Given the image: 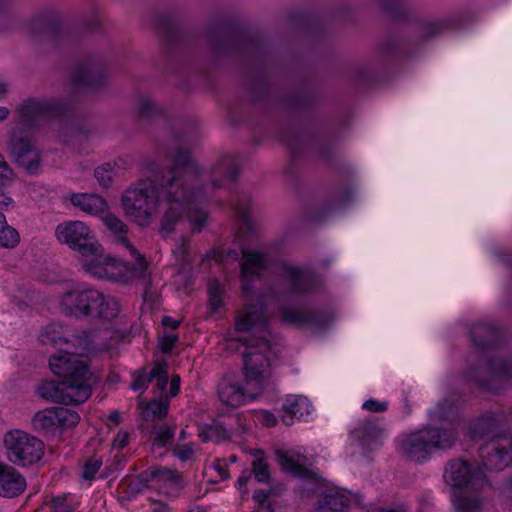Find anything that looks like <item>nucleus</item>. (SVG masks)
<instances>
[{
    "mask_svg": "<svg viewBox=\"0 0 512 512\" xmlns=\"http://www.w3.org/2000/svg\"><path fill=\"white\" fill-rule=\"evenodd\" d=\"M11 202L12 199L0 189V206H8Z\"/></svg>",
    "mask_w": 512,
    "mask_h": 512,
    "instance_id": "obj_54",
    "label": "nucleus"
},
{
    "mask_svg": "<svg viewBox=\"0 0 512 512\" xmlns=\"http://www.w3.org/2000/svg\"><path fill=\"white\" fill-rule=\"evenodd\" d=\"M65 343L67 347L49 359L52 373L61 381L44 382L37 387V393L55 403L81 404L88 400L93 385L98 382L87 354L92 341L89 332L83 331L65 339Z\"/></svg>",
    "mask_w": 512,
    "mask_h": 512,
    "instance_id": "obj_3",
    "label": "nucleus"
},
{
    "mask_svg": "<svg viewBox=\"0 0 512 512\" xmlns=\"http://www.w3.org/2000/svg\"><path fill=\"white\" fill-rule=\"evenodd\" d=\"M7 93V85L0 81V99L3 98Z\"/></svg>",
    "mask_w": 512,
    "mask_h": 512,
    "instance_id": "obj_57",
    "label": "nucleus"
},
{
    "mask_svg": "<svg viewBox=\"0 0 512 512\" xmlns=\"http://www.w3.org/2000/svg\"><path fill=\"white\" fill-rule=\"evenodd\" d=\"M55 237L59 243L76 250L84 257L97 252L99 242L91 228L80 220L65 221L57 225Z\"/></svg>",
    "mask_w": 512,
    "mask_h": 512,
    "instance_id": "obj_10",
    "label": "nucleus"
},
{
    "mask_svg": "<svg viewBox=\"0 0 512 512\" xmlns=\"http://www.w3.org/2000/svg\"><path fill=\"white\" fill-rule=\"evenodd\" d=\"M362 408L370 412L380 413L388 409V403L386 401L370 398L362 404Z\"/></svg>",
    "mask_w": 512,
    "mask_h": 512,
    "instance_id": "obj_39",
    "label": "nucleus"
},
{
    "mask_svg": "<svg viewBox=\"0 0 512 512\" xmlns=\"http://www.w3.org/2000/svg\"><path fill=\"white\" fill-rule=\"evenodd\" d=\"M129 433L126 431H119L115 436L112 446L118 450L123 449L129 442Z\"/></svg>",
    "mask_w": 512,
    "mask_h": 512,
    "instance_id": "obj_43",
    "label": "nucleus"
},
{
    "mask_svg": "<svg viewBox=\"0 0 512 512\" xmlns=\"http://www.w3.org/2000/svg\"><path fill=\"white\" fill-rule=\"evenodd\" d=\"M42 110H43L42 104L34 101V108H33L34 118L36 117V115L40 114L42 112Z\"/></svg>",
    "mask_w": 512,
    "mask_h": 512,
    "instance_id": "obj_56",
    "label": "nucleus"
},
{
    "mask_svg": "<svg viewBox=\"0 0 512 512\" xmlns=\"http://www.w3.org/2000/svg\"><path fill=\"white\" fill-rule=\"evenodd\" d=\"M381 512H405V509L403 507H396V508L382 509Z\"/></svg>",
    "mask_w": 512,
    "mask_h": 512,
    "instance_id": "obj_58",
    "label": "nucleus"
},
{
    "mask_svg": "<svg viewBox=\"0 0 512 512\" xmlns=\"http://www.w3.org/2000/svg\"><path fill=\"white\" fill-rule=\"evenodd\" d=\"M494 337L493 328L485 323H479L472 327L471 338L475 345L485 346L487 342H490Z\"/></svg>",
    "mask_w": 512,
    "mask_h": 512,
    "instance_id": "obj_28",
    "label": "nucleus"
},
{
    "mask_svg": "<svg viewBox=\"0 0 512 512\" xmlns=\"http://www.w3.org/2000/svg\"><path fill=\"white\" fill-rule=\"evenodd\" d=\"M137 264L138 268H132L127 263L104 254L100 243L97 252L89 253L82 259L83 270L92 277L122 283H128L145 272L146 269L141 270L140 264Z\"/></svg>",
    "mask_w": 512,
    "mask_h": 512,
    "instance_id": "obj_9",
    "label": "nucleus"
},
{
    "mask_svg": "<svg viewBox=\"0 0 512 512\" xmlns=\"http://www.w3.org/2000/svg\"><path fill=\"white\" fill-rule=\"evenodd\" d=\"M258 421L267 427L275 426L277 423V417L267 410H261L257 414Z\"/></svg>",
    "mask_w": 512,
    "mask_h": 512,
    "instance_id": "obj_40",
    "label": "nucleus"
},
{
    "mask_svg": "<svg viewBox=\"0 0 512 512\" xmlns=\"http://www.w3.org/2000/svg\"><path fill=\"white\" fill-rule=\"evenodd\" d=\"M268 496L269 495L267 492L263 490H257L253 494V499L258 505L263 506L268 500Z\"/></svg>",
    "mask_w": 512,
    "mask_h": 512,
    "instance_id": "obj_46",
    "label": "nucleus"
},
{
    "mask_svg": "<svg viewBox=\"0 0 512 512\" xmlns=\"http://www.w3.org/2000/svg\"><path fill=\"white\" fill-rule=\"evenodd\" d=\"M200 451L198 445L194 442H187L177 444L173 450V456L178 459L181 463L195 462L197 460V454Z\"/></svg>",
    "mask_w": 512,
    "mask_h": 512,
    "instance_id": "obj_24",
    "label": "nucleus"
},
{
    "mask_svg": "<svg viewBox=\"0 0 512 512\" xmlns=\"http://www.w3.org/2000/svg\"><path fill=\"white\" fill-rule=\"evenodd\" d=\"M241 276L242 294L245 305L235 317V329L244 334L240 341L245 345L244 384L224 378L218 385L220 401L231 407H238L260 395L271 383L272 371L269 354L271 351L269 321L264 313L262 297L251 295L250 279L260 274L269 264L266 254L242 251Z\"/></svg>",
    "mask_w": 512,
    "mask_h": 512,
    "instance_id": "obj_2",
    "label": "nucleus"
},
{
    "mask_svg": "<svg viewBox=\"0 0 512 512\" xmlns=\"http://www.w3.org/2000/svg\"><path fill=\"white\" fill-rule=\"evenodd\" d=\"M253 473L258 482H268L270 479V472L268 464L263 459H256L252 463Z\"/></svg>",
    "mask_w": 512,
    "mask_h": 512,
    "instance_id": "obj_36",
    "label": "nucleus"
},
{
    "mask_svg": "<svg viewBox=\"0 0 512 512\" xmlns=\"http://www.w3.org/2000/svg\"><path fill=\"white\" fill-rule=\"evenodd\" d=\"M215 174H224L227 178L234 181L238 174V166L235 158L225 156L215 168Z\"/></svg>",
    "mask_w": 512,
    "mask_h": 512,
    "instance_id": "obj_31",
    "label": "nucleus"
},
{
    "mask_svg": "<svg viewBox=\"0 0 512 512\" xmlns=\"http://www.w3.org/2000/svg\"><path fill=\"white\" fill-rule=\"evenodd\" d=\"M455 442L453 430L427 425L401 434L396 439V449L402 458L422 464L429 461L434 452L450 449Z\"/></svg>",
    "mask_w": 512,
    "mask_h": 512,
    "instance_id": "obj_7",
    "label": "nucleus"
},
{
    "mask_svg": "<svg viewBox=\"0 0 512 512\" xmlns=\"http://www.w3.org/2000/svg\"><path fill=\"white\" fill-rule=\"evenodd\" d=\"M180 243L177 247V250L176 252L179 253L180 255H184L186 253V248L188 246V242L185 238L181 237L179 239Z\"/></svg>",
    "mask_w": 512,
    "mask_h": 512,
    "instance_id": "obj_53",
    "label": "nucleus"
},
{
    "mask_svg": "<svg viewBox=\"0 0 512 512\" xmlns=\"http://www.w3.org/2000/svg\"><path fill=\"white\" fill-rule=\"evenodd\" d=\"M266 512H274V511H273L272 509H269V510H268V511H266Z\"/></svg>",
    "mask_w": 512,
    "mask_h": 512,
    "instance_id": "obj_62",
    "label": "nucleus"
},
{
    "mask_svg": "<svg viewBox=\"0 0 512 512\" xmlns=\"http://www.w3.org/2000/svg\"><path fill=\"white\" fill-rule=\"evenodd\" d=\"M58 428H70L76 426L80 421L79 414L65 407H56Z\"/></svg>",
    "mask_w": 512,
    "mask_h": 512,
    "instance_id": "obj_29",
    "label": "nucleus"
},
{
    "mask_svg": "<svg viewBox=\"0 0 512 512\" xmlns=\"http://www.w3.org/2000/svg\"><path fill=\"white\" fill-rule=\"evenodd\" d=\"M492 369H494V368L492 367ZM493 374H495L498 377H503L504 376V374L502 372H497L495 370H493Z\"/></svg>",
    "mask_w": 512,
    "mask_h": 512,
    "instance_id": "obj_60",
    "label": "nucleus"
},
{
    "mask_svg": "<svg viewBox=\"0 0 512 512\" xmlns=\"http://www.w3.org/2000/svg\"><path fill=\"white\" fill-rule=\"evenodd\" d=\"M197 163L187 151H178L172 158V167L161 178L141 179L122 195L123 210L128 218L140 227H148L154 221L159 202L164 204L159 232L167 237L184 219L194 233H200L208 223V213L200 206L205 200L201 188H197Z\"/></svg>",
    "mask_w": 512,
    "mask_h": 512,
    "instance_id": "obj_1",
    "label": "nucleus"
},
{
    "mask_svg": "<svg viewBox=\"0 0 512 512\" xmlns=\"http://www.w3.org/2000/svg\"><path fill=\"white\" fill-rule=\"evenodd\" d=\"M281 321L285 324L300 326L311 322L312 317L306 310L286 307L281 311Z\"/></svg>",
    "mask_w": 512,
    "mask_h": 512,
    "instance_id": "obj_23",
    "label": "nucleus"
},
{
    "mask_svg": "<svg viewBox=\"0 0 512 512\" xmlns=\"http://www.w3.org/2000/svg\"><path fill=\"white\" fill-rule=\"evenodd\" d=\"M445 481L452 487V503L456 512H482V489L488 484L485 473L463 459L451 460L444 471Z\"/></svg>",
    "mask_w": 512,
    "mask_h": 512,
    "instance_id": "obj_4",
    "label": "nucleus"
},
{
    "mask_svg": "<svg viewBox=\"0 0 512 512\" xmlns=\"http://www.w3.org/2000/svg\"><path fill=\"white\" fill-rule=\"evenodd\" d=\"M214 432L215 429L212 426H209L200 431L199 437L202 439V441L207 442L212 440Z\"/></svg>",
    "mask_w": 512,
    "mask_h": 512,
    "instance_id": "obj_50",
    "label": "nucleus"
},
{
    "mask_svg": "<svg viewBox=\"0 0 512 512\" xmlns=\"http://www.w3.org/2000/svg\"><path fill=\"white\" fill-rule=\"evenodd\" d=\"M59 306L64 314L78 319L92 317L111 321L120 312V303L115 297L90 286H78L66 291L60 298Z\"/></svg>",
    "mask_w": 512,
    "mask_h": 512,
    "instance_id": "obj_6",
    "label": "nucleus"
},
{
    "mask_svg": "<svg viewBox=\"0 0 512 512\" xmlns=\"http://www.w3.org/2000/svg\"><path fill=\"white\" fill-rule=\"evenodd\" d=\"M151 512H172V509L166 503L156 502V506L151 510Z\"/></svg>",
    "mask_w": 512,
    "mask_h": 512,
    "instance_id": "obj_52",
    "label": "nucleus"
},
{
    "mask_svg": "<svg viewBox=\"0 0 512 512\" xmlns=\"http://www.w3.org/2000/svg\"><path fill=\"white\" fill-rule=\"evenodd\" d=\"M250 479H251V475L249 473H243L242 475L239 476V478L237 480V484H238L239 489L243 493H247V489L245 488V486H246L247 482L250 481Z\"/></svg>",
    "mask_w": 512,
    "mask_h": 512,
    "instance_id": "obj_49",
    "label": "nucleus"
},
{
    "mask_svg": "<svg viewBox=\"0 0 512 512\" xmlns=\"http://www.w3.org/2000/svg\"><path fill=\"white\" fill-rule=\"evenodd\" d=\"M131 389L140 391L147 388L148 384L152 381L151 370L146 373L145 371H136L132 375Z\"/></svg>",
    "mask_w": 512,
    "mask_h": 512,
    "instance_id": "obj_34",
    "label": "nucleus"
},
{
    "mask_svg": "<svg viewBox=\"0 0 512 512\" xmlns=\"http://www.w3.org/2000/svg\"><path fill=\"white\" fill-rule=\"evenodd\" d=\"M19 242L18 232L7 225L5 215L0 212V246L5 248L14 247Z\"/></svg>",
    "mask_w": 512,
    "mask_h": 512,
    "instance_id": "obj_26",
    "label": "nucleus"
},
{
    "mask_svg": "<svg viewBox=\"0 0 512 512\" xmlns=\"http://www.w3.org/2000/svg\"><path fill=\"white\" fill-rule=\"evenodd\" d=\"M224 289L218 280L213 279L208 283V303L212 313L219 312L223 306Z\"/></svg>",
    "mask_w": 512,
    "mask_h": 512,
    "instance_id": "obj_25",
    "label": "nucleus"
},
{
    "mask_svg": "<svg viewBox=\"0 0 512 512\" xmlns=\"http://www.w3.org/2000/svg\"><path fill=\"white\" fill-rule=\"evenodd\" d=\"M79 504L78 498L72 494H63L51 500L53 512H74Z\"/></svg>",
    "mask_w": 512,
    "mask_h": 512,
    "instance_id": "obj_27",
    "label": "nucleus"
},
{
    "mask_svg": "<svg viewBox=\"0 0 512 512\" xmlns=\"http://www.w3.org/2000/svg\"><path fill=\"white\" fill-rule=\"evenodd\" d=\"M7 459L17 466L32 464V438L19 429L9 430L3 438Z\"/></svg>",
    "mask_w": 512,
    "mask_h": 512,
    "instance_id": "obj_12",
    "label": "nucleus"
},
{
    "mask_svg": "<svg viewBox=\"0 0 512 512\" xmlns=\"http://www.w3.org/2000/svg\"><path fill=\"white\" fill-rule=\"evenodd\" d=\"M178 340V336L175 333H164L159 338L158 347L163 353H170Z\"/></svg>",
    "mask_w": 512,
    "mask_h": 512,
    "instance_id": "obj_38",
    "label": "nucleus"
},
{
    "mask_svg": "<svg viewBox=\"0 0 512 512\" xmlns=\"http://www.w3.org/2000/svg\"><path fill=\"white\" fill-rule=\"evenodd\" d=\"M34 421L43 429L58 428L56 407L37 412Z\"/></svg>",
    "mask_w": 512,
    "mask_h": 512,
    "instance_id": "obj_30",
    "label": "nucleus"
},
{
    "mask_svg": "<svg viewBox=\"0 0 512 512\" xmlns=\"http://www.w3.org/2000/svg\"><path fill=\"white\" fill-rule=\"evenodd\" d=\"M25 479L11 466L0 462V496L12 498L21 494Z\"/></svg>",
    "mask_w": 512,
    "mask_h": 512,
    "instance_id": "obj_18",
    "label": "nucleus"
},
{
    "mask_svg": "<svg viewBox=\"0 0 512 512\" xmlns=\"http://www.w3.org/2000/svg\"><path fill=\"white\" fill-rule=\"evenodd\" d=\"M448 406V401L444 400L438 403V405L431 410L430 417L432 419H446L448 418L445 408Z\"/></svg>",
    "mask_w": 512,
    "mask_h": 512,
    "instance_id": "obj_42",
    "label": "nucleus"
},
{
    "mask_svg": "<svg viewBox=\"0 0 512 512\" xmlns=\"http://www.w3.org/2000/svg\"><path fill=\"white\" fill-rule=\"evenodd\" d=\"M68 199L74 207L88 215L100 217L109 210L107 201L98 194L72 193Z\"/></svg>",
    "mask_w": 512,
    "mask_h": 512,
    "instance_id": "obj_17",
    "label": "nucleus"
},
{
    "mask_svg": "<svg viewBox=\"0 0 512 512\" xmlns=\"http://www.w3.org/2000/svg\"><path fill=\"white\" fill-rule=\"evenodd\" d=\"M45 451L44 442L34 438V463L42 459Z\"/></svg>",
    "mask_w": 512,
    "mask_h": 512,
    "instance_id": "obj_44",
    "label": "nucleus"
},
{
    "mask_svg": "<svg viewBox=\"0 0 512 512\" xmlns=\"http://www.w3.org/2000/svg\"><path fill=\"white\" fill-rule=\"evenodd\" d=\"M214 469L218 472L219 476L222 480H226L229 478V474L227 469L225 468V465L221 461H216L213 465Z\"/></svg>",
    "mask_w": 512,
    "mask_h": 512,
    "instance_id": "obj_47",
    "label": "nucleus"
},
{
    "mask_svg": "<svg viewBox=\"0 0 512 512\" xmlns=\"http://www.w3.org/2000/svg\"><path fill=\"white\" fill-rule=\"evenodd\" d=\"M114 170L110 164H104L95 170V178L103 187H108L113 179Z\"/></svg>",
    "mask_w": 512,
    "mask_h": 512,
    "instance_id": "obj_35",
    "label": "nucleus"
},
{
    "mask_svg": "<svg viewBox=\"0 0 512 512\" xmlns=\"http://www.w3.org/2000/svg\"><path fill=\"white\" fill-rule=\"evenodd\" d=\"M179 438H180V439H184V438H186V431H185V430H181L180 435H179Z\"/></svg>",
    "mask_w": 512,
    "mask_h": 512,
    "instance_id": "obj_59",
    "label": "nucleus"
},
{
    "mask_svg": "<svg viewBox=\"0 0 512 512\" xmlns=\"http://www.w3.org/2000/svg\"><path fill=\"white\" fill-rule=\"evenodd\" d=\"M99 84V81L94 77L89 65H78L74 67L69 85L72 89L78 90L87 87H93Z\"/></svg>",
    "mask_w": 512,
    "mask_h": 512,
    "instance_id": "obj_20",
    "label": "nucleus"
},
{
    "mask_svg": "<svg viewBox=\"0 0 512 512\" xmlns=\"http://www.w3.org/2000/svg\"><path fill=\"white\" fill-rule=\"evenodd\" d=\"M8 146L12 160L30 171L32 166V100L30 98L18 103L14 108Z\"/></svg>",
    "mask_w": 512,
    "mask_h": 512,
    "instance_id": "obj_8",
    "label": "nucleus"
},
{
    "mask_svg": "<svg viewBox=\"0 0 512 512\" xmlns=\"http://www.w3.org/2000/svg\"><path fill=\"white\" fill-rule=\"evenodd\" d=\"M156 107L153 101L149 98H141L139 102V113L144 117H149L155 111Z\"/></svg>",
    "mask_w": 512,
    "mask_h": 512,
    "instance_id": "obj_41",
    "label": "nucleus"
},
{
    "mask_svg": "<svg viewBox=\"0 0 512 512\" xmlns=\"http://www.w3.org/2000/svg\"><path fill=\"white\" fill-rule=\"evenodd\" d=\"M152 380L156 379L157 388L162 394L168 385L167 365L166 363H156L151 368Z\"/></svg>",
    "mask_w": 512,
    "mask_h": 512,
    "instance_id": "obj_33",
    "label": "nucleus"
},
{
    "mask_svg": "<svg viewBox=\"0 0 512 512\" xmlns=\"http://www.w3.org/2000/svg\"><path fill=\"white\" fill-rule=\"evenodd\" d=\"M141 480L154 482L169 498H177L179 491L185 486L184 477L177 469L153 466L142 472Z\"/></svg>",
    "mask_w": 512,
    "mask_h": 512,
    "instance_id": "obj_13",
    "label": "nucleus"
},
{
    "mask_svg": "<svg viewBox=\"0 0 512 512\" xmlns=\"http://www.w3.org/2000/svg\"><path fill=\"white\" fill-rule=\"evenodd\" d=\"M504 423L503 413L487 412L477 418L468 429L467 433L473 439L490 437L480 448L482 465L488 471H501L512 463V436L498 434Z\"/></svg>",
    "mask_w": 512,
    "mask_h": 512,
    "instance_id": "obj_5",
    "label": "nucleus"
},
{
    "mask_svg": "<svg viewBox=\"0 0 512 512\" xmlns=\"http://www.w3.org/2000/svg\"><path fill=\"white\" fill-rule=\"evenodd\" d=\"M180 391V377L178 375H174L169 383V392L171 397H175L178 395Z\"/></svg>",
    "mask_w": 512,
    "mask_h": 512,
    "instance_id": "obj_45",
    "label": "nucleus"
},
{
    "mask_svg": "<svg viewBox=\"0 0 512 512\" xmlns=\"http://www.w3.org/2000/svg\"><path fill=\"white\" fill-rule=\"evenodd\" d=\"M383 435L384 427L373 421H366L353 431V436L357 438L363 446L378 443Z\"/></svg>",
    "mask_w": 512,
    "mask_h": 512,
    "instance_id": "obj_19",
    "label": "nucleus"
},
{
    "mask_svg": "<svg viewBox=\"0 0 512 512\" xmlns=\"http://www.w3.org/2000/svg\"><path fill=\"white\" fill-rule=\"evenodd\" d=\"M168 398L160 395L158 400L150 401L142 410V417L144 420L160 419L168 413Z\"/></svg>",
    "mask_w": 512,
    "mask_h": 512,
    "instance_id": "obj_22",
    "label": "nucleus"
},
{
    "mask_svg": "<svg viewBox=\"0 0 512 512\" xmlns=\"http://www.w3.org/2000/svg\"><path fill=\"white\" fill-rule=\"evenodd\" d=\"M175 437V427L168 423L156 427L153 431L151 441L152 450L165 449L172 444Z\"/></svg>",
    "mask_w": 512,
    "mask_h": 512,
    "instance_id": "obj_21",
    "label": "nucleus"
},
{
    "mask_svg": "<svg viewBox=\"0 0 512 512\" xmlns=\"http://www.w3.org/2000/svg\"><path fill=\"white\" fill-rule=\"evenodd\" d=\"M100 217L104 225L112 233L116 244L129 252L130 256L140 264L141 270L147 269L148 263L144 255L138 252L127 237L128 226L119 217L110 213L108 210Z\"/></svg>",
    "mask_w": 512,
    "mask_h": 512,
    "instance_id": "obj_14",
    "label": "nucleus"
},
{
    "mask_svg": "<svg viewBox=\"0 0 512 512\" xmlns=\"http://www.w3.org/2000/svg\"><path fill=\"white\" fill-rule=\"evenodd\" d=\"M11 175V170L8 167V164L4 160L2 154H0V177L9 178Z\"/></svg>",
    "mask_w": 512,
    "mask_h": 512,
    "instance_id": "obj_48",
    "label": "nucleus"
},
{
    "mask_svg": "<svg viewBox=\"0 0 512 512\" xmlns=\"http://www.w3.org/2000/svg\"><path fill=\"white\" fill-rule=\"evenodd\" d=\"M249 205L250 201L247 198L238 200V202L234 204L235 212L241 218L243 224L247 227V229L251 228V221L249 217Z\"/></svg>",
    "mask_w": 512,
    "mask_h": 512,
    "instance_id": "obj_37",
    "label": "nucleus"
},
{
    "mask_svg": "<svg viewBox=\"0 0 512 512\" xmlns=\"http://www.w3.org/2000/svg\"><path fill=\"white\" fill-rule=\"evenodd\" d=\"M286 292L292 295H304L316 291L320 285V278L307 268L290 263H283L277 269Z\"/></svg>",
    "mask_w": 512,
    "mask_h": 512,
    "instance_id": "obj_11",
    "label": "nucleus"
},
{
    "mask_svg": "<svg viewBox=\"0 0 512 512\" xmlns=\"http://www.w3.org/2000/svg\"><path fill=\"white\" fill-rule=\"evenodd\" d=\"M102 464L101 456L94 455L88 458L83 464L82 478L89 481L94 480Z\"/></svg>",
    "mask_w": 512,
    "mask_h": 512,
    "instance_id": "obj_32",
    "label": "nucleus"
},
{
    "mask_svg": "<svg viewBox=\"0 0 512 512\" xmlns=\"http://www.w3.org/2000/svg\"><path fill=\"white\" fill-rule=\"evenodd\" d=\"M313 410L310 400L303 395H288L281 407V420L290 426L295 420L305 419Z\"/></svg>",
    "mask_w": 512,
    "mask_h": 512,
    "instance_id": "obj_15",
    "label": "nucleus"
},
{
    "mask_svg": "<svg viewBox=\"0 0 512 512\" xmlns=\"http://www.w3.org/2000/svg\"><path fill=\"white\" fill-rule=\"evenodd\" d=\"M10 115V110L5 106H0V123L4 122Z\"/></svg>",
    "mask_w": 512,
    "mask_h": 512,
    "instance_id": "obj_55",
    "label": "nucleus"
},
{
    "mask_svg": "<svg viewBox=\"0 0 512 512\" xmlns=\"http://www.w3.org/2000/svg\"><path fill=\"white\" fill-rule=\"evenodd\" d=\"M276 458L282 470L294 476H307L312 466V461L297 450L277 451Z\"/></svg>",
    "mask_w": 512,
    "mask_h": 512,
    "instance_id": "obj_16",
    "label": "nucleus"
},
{
    "mask_svg": "<svg viewBox=\"0 0 512 512\" xmlns=\"http://www.w3.org/2000/svg\"><path fill=\"white\" fill-rule=\"evenodd\" d=\"M189 512H204L203 510H200V509H192L190 510Z\"/></svg>",
    "mask_w": 512,
    "mask_h": 512,
    "instance_id": "obj_61",
    "label": "nucleus"
},
{
    "mask_svg": "<svg viewBox=\"0 0 512 512\" xmlns=\"http://www.w3.org/2000/svg\"><path fill=\"white\" fill-rule=\"evenodd\" d=\"M180 324L179 320H176L170 316H164L162 318V325L171 329H176Z\"/></svg>",
    "mask_w": 512,
    "mask_h": 512,
    "instance_id": "obj_51",
    "label": "nucleus"
}]
</instances>
